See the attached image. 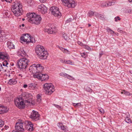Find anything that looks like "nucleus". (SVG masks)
<instances>
[{
	"label": "nucleus",
	"mask_w": 132,
	"mask_h": 132,
	"mask_svg": "<svg viewBox=\"0 0 132 132\" xmlns=\"http://www.w3.org/2000/svg\"><path fill=\"white\" fill-rule=\"evenodd\" d=\"M27 97L26 93H23L19 97L16 98L14 101L15 105L18 108L22 109L24 108L25 103H27L28 104H32L31 100L29 99L24 100Z\"/></svg>",
	"instance_id": "f257e3e1"
},
{
	"label": "nucleus",
	"mask_w": 132,
	"mask_h": 132,
	"mask_svg": "<svg viewBox=\"0 0 132 132\" xmlns=\"http://www.w3.org/2000/svg\"><path fill=\"white\" fill-rule=\"evenodd\" d=\"M27 20L31 23L35 24H39L42 20L40 15L36 14L34 13H29L26 15Z\"/></svg>",
	"instance_id": "f03ea898"
},
{
	"label": "nucleus",
	"mask_w": 132,
	"mask_h": 132,
	"mask_svg": "<svg viewBox=\"0 0 132 132\" xmlns=\"http://www.w3.org/2000/svg\"><path fill=\"white\" fill-rule=\"evenodd\" d=\"M35 50L38 57L40 59L44 60L47 59L48 54L45 51L44 46L39 45H37L36 47Z\"/></svg>",
	"instance_id": "7ed1b4c3"
},
{
	"label": "nucleus",
	"mask_w": 132,
	"mask_h": 132,
	"mask_svg": "<svg viewBox=\"0 0 132 132\" xmlns=\"http://www.w3.org/2000/svg\"><path fill=\"white\" fill-rule=\"evenodd\" d=\"M22 4L17 2L14 3L11 8V10L16 16H20L23 12Z\"/></svg>",
	"instance_id": "20e7f679"
},
{
	"label": "nucleus",
	"mask_w": 132,
	"mask_h": 132,
	"mask_svg": "<svg viewBox=\"0 0 132 132\" xmlns=\"http://www.w3.org/2000/svg\"><path fill=\"white\" fill-rule=\"evenodd\" d=\"M29 62V60L26 58L21 59L18 60L17 63L18 68L20 70L25 71Z\"/></svg>",
	"instance_id": "39448f33"
},
{
	"label": "nucleus",
	"mask_w": 132,
	"mask_h": 132,
	"mask_svg": "<svg viewBox=\"0 0 132 132\" xmlns=\"http://www.w3.org/2000/svg\"><path fill=\"white\" fill-rule=\"evenodd\" d=\"M44 67L40 64H34L30 66L29 68V70L33 73H36L42 72L44 69Z\"/></svg>",
	"instance_id": "423d86ee"
},
{
	"label": "nucleus",
	"mask_w": 132,
	"mask_h": 132,
	"mask_svg": "<svg viewBox=\"0 0 132 132\" xmlns=\"http://www.w3.org/2000/svg\"><path fill=\"white\" fill-rule=\"evenodd\" d=\"M43 88L46 94L51 95L55 90L54 87L51 84L46 83L44 85Z\"/></svg>",
	"instance_id": "0eeeda50"
},
{
	"label": "nucleus",
	"mask_w": 132,
	"mask_h": 132,
	"mask_svg": "<svg viewBox=\"0 0 132 132\" xmlns=\"http://www.w3.org/2000/svg\"><path fill=\"white\" fill-rule=\"evenodd\" d=\"M61 1L63 5L69 8H74L77 5L74 0H61Z\"/></svg>",
	"instance_id": "6e6552de"
},
{
	"label": "nucleus",
	"mask_w": 132,
	"mask_h": 132,
	"mask_svg": "<svg viewBox=\"0 0 132 132\" xmlns=\"http://www.w3.org/2000/svg\"><path fill=\"white\" fill-rule=\"evenodd\" d=\"M50 11L52 14L55 16L58 17L61 16V13L59 11V9L57 7L53 6L51 7Z\"/></svg>",
	"instance_id": "1a4fd4ad"
},
{
	"label": "nucleus",
	"mask_w": 132,
	"mask_h": 132,
	"mask_svg": "<svg viewBox=\"0 0 132 132\" xmlns=\"http://www.w3.org/2000/svg\"><path fill=\"white\" fill-rule=\"evenodd\" d=\"M39 116L40 115L37 112L33 110L31 113L30 118L35 121H36L39 119Z\"/></svg>",
	"instance_id": "9d476101"
},
{
	"label": "nucleus",
	"mask_w": 132,
	"mask_h": 132,
	"mask_svg": "<svg viewBox=\"0 0 132 132\" xmlns=\"http://www.w3.org/2000/svg\"><path fill=\"white\" fill-rule=\"evenodd\" d=\"M44 32L48 33H56L57 32L56 28L53 25H51L48 29H46L44 30Z\"/></svg>",
	"instance_id": "9b49d317"
},
{
	"label": "nucleus",
	"mask_w": 132,
	"mask_h": 132,
	"mask_svg": "<svg viewBox=\"0 0 132 132\" xmlns=\"http://www.w3.org/2000/svg\"><path fill=\"white\" fill-rule=\"evenodd\" d=\"M30 35L29 34H24L21 37L20 40L24 42H29V38Z\"/></svg>",
	"instance_id": "f8f14e48"
},
{
	"label": "nucleus",
	"mask_w": 132,
	"mask_h": 132,
	"mask_svg": "<svg viewBox=\"0 0 132 132\" xmlns=\"http://www.w3.org/2000/svg\"><path fill=\"white\" fill-rule=\"evenodd\" d=\"M23 123L21 122H17L16 123L15 128L16 130L18 131H23L24 129L23 128Z\"/></svg>",
	"instance_id": "ddd939ff"
},
{
	"label": "nucleus",
	"mask_w": 132,
	"mask_h": 132,
	"mask_svg": "<svg viewBox=\"0 0 132 132\" xmlns=\"http://www.w3.org/2000/svg\"><path fill=\"white\" fill-rule=\"evenodd\" d=\"M26 129L29 131H31L33 129V125L32 123L30 121H27L25 123Z\"/></svg>",
	"instance_id": "4468645a"
},
{
	"label": "nucleus",
	"mask_w": 132,
	"mask_h": 132,
	"mask_svg": "<svg viewBox=\"0 0 132 132\" xmlns=\"http://www.w3.org/2000/svg\"><path fill=\"white\" fill-rule=\"evenodd\" d=\"M39 11L43 14H45L47 12V7L43 4H41L38 6Z\"/></svg>",
	"instance_id": "2eb2a0df"
},
{
	"label": "nucleus",
	"mask_w": 132,
	"mask_h": 132,
	"mask_svg": "<svg viewBox=\"0 0 132 132\" xmlns=\"http://www.w3.org/2000/svg\"><path fill=\"white\" fill-rule=\"evenodd\" d=\"M58 127L64 132L68 131V128L67 126H64L62 123H59L57 124Z\"/></svg>",
	"instance_id": "dca6fc26"
},
{
	"label": "nucleus",
	"mask_w": 132,
	"mask_h": 132,
	"mask_svg": "<svg viewBox=\"0 0 132 132\" xmlns=\"http://www.w3.org/2000/svg\"><path fill=\"white\" fill-rule=\"evenodd\" d=\"M61 76L69 79L71 80H75V78L72 76L69 75L64 72H61L59 74Z\"/></svg>",
	"instance_id": "f3484780"
},
{
	"label": "nucleus",
	"mask_w": 132,
	"mask_h": 132,
	"mask_svg": "<svg viewBox=\"0 0 132 132\" xmlns=\"http://www.w3.org/2000/svg\"><path fill=\"white\" fill-rule=\"evenodd\" d=\"M9 109L7 107L4 106H0V114L7 112Z\"/></svg>",
	"instance_id": "a211bd4d"
},
{
	"label": "nucleus",
	"mask_w": 132,
	"mask_h": 132,
	"mask_svg": "<svg viewBox=\"0 0 132 132\" xmlns=\"http://www.w3.org/2000/svg\"><path fill=\"white\" fill-rule=\"evenodd\" d=\"M126 118L125 120L126 122L127 123H131V120L129 118L130 114L128 112H127L125 114Z\"/></svg>",
	"instance_id": "6ab92c4d"
},
{
	"label": "nucleus",
	"mask_w": 132,
	"mask_h": 132,
	"mask_svg": "<svg viewBox=\"0 0 132 132\" xmlns=\"http://www.w3.org/2000/svg\"><path fill=\"white\" fill-rule=\"evenodd\" d=\"M7 45L8 48L10 49L15 48L14 45L10 41H9L7 42Z\"/></svg>",
	"instance_id": "aec40b11"
},
{
	"label": "nucleus",
	"mask_w": 132,
	"mask_h": 132,
	"mask_svg": "<svg viewBox=\"0 0 132 132\" xmlns=\"http://www.w3.org/2000/svg\"><path fill=\"white\" fill-rule=\"evenodd\" d=\"M94 15L97 18H100L102 20H103L105 19L104 15L95 12Z\"/></svg>",
	"instance_id": "412c9836"
},
{
	"label": "nucleus",
	"mask_w": 132,
	"mask_h": 132,
	"mask_svg": "<svg viewBox=\"0 0 132 132\" xmlns=\"http://www.w3.org/2000/svg\"><path fill=\"white\" fill-rule=\"evenodd\" d=\"M35 73V74H34L33 75V77L34 78H37L40 80L41 78L42 77L41 75H42V73H41L40 72Z\"/></svg>",
	"instance_id": "4be33fe9"
},
{
	"label": "nucleus",
	"mask_w": 132,
	"mask_h": 132,
	"mask_svg": "<svg viewBox=\"0 0 132 132\" xmlns=\"http://www.w3.org/2000/svg\"><path fill=\"white\" fill-rule=\"evenodd\" d=\"M41 76L40 80L42 81L47 80L48 78V75L46 74H42V75H41Z\"/></svg>",
	"instance_id": "5701e85b"
},
{
	"label": "nucleus",
	"mask_w": 132,
	"mask_h": 132,
	"mask_svg": "<svg viewBox=\"0 0 132 132\" xmlns=\"http://www.w3.org/2000/svg\"><path fill=\"white\" fill-rule=\"evenodd\" d=\"M7 58V56L4 55L3 52H0V60L5 59Z\"/></svg>",
	"instance_id": "b1692460"
},
{
	"label": "nucleus",
	"mask_w": 132,
	"mask_h": 132,
	"mask_svg": "<svg viewBox=\"0 0 132 132\" xmlns=\"http://www.w3.org/2000/svg\"><path fill=\"white\" fill-rule=\"evenodd\" d=\"M37 86L35 83H32L29 84V87L30 89H34Z\"/></svg>",
	"instance_id": "393cba45"
},
{
	"label": "nucleus",
	"mask_w": 132,
	"mask_h": 132,
	"mask_svg": "<svg viewBox=\"0 0 132 132\" xmlns=\"http://www.w3.org/2000/svg\"><path fill=\"white\" fill-rule=\"evenodd\" d=\"M9 84L10 85H14L16 83V81L14 79H10L8 82Z\"/></svg>",
	"instance_id": "a878e982"
},
{
	"label": "nucleus",
	"mask_w": 132,
	"mask_h": 132,
	"mask_svg": "<svg viewBox=\"0 0 132 132\" xmlns=\"http://www.w3.org/2000/svg\"><path fill=\"white\" fill-rule=\"evenodd\" d=\"M122 94H124L126 96H130L132 95V94L130 93L129 92L125 90H123L121 93Z\"/></svg>",
	"instance_id": "bb28decb"
},
{
	"label": "nucleus",
	"mask_w": 132,
	"mask_h": 132,
	"mask_svg": "<svg viewBox=\"0 0 132 132\" xmlns=\"http://www.w3.org/2000/svg\"><path fill=\"white\" fill-rule=\"evenodd\" d=\"M59 48L64 53L69 54V51L66 49L62 47H60L58 46Z\"/></svg>",
	"instance_id": "cd10ccee"
},
{
	"label": "nucleus",
	"mask_w": 132,
	"mask_h": 132,
	"mask_svg": "<svg viewBox=\"0 0 132 132\" xmlns=\"http://www.w3.org/2000/svg\"><path fill=\"white\" fill-rule=\"evenodd\" d=\"M37 100L38 102L39 103L42 101V97L41 95L39 94L37 95Z\"/></svg>",
	"instance_id": "c85d7f7f"
},
{
	"label": "nucleus",
	"mask_w": 132,
	"mask_h": 132,
	"mask_svg": "<svg viewBox=\"0 0 132 132\" xmlns=\"http://www.w3.org/2000/svg\"><path fill=\"white\" fill-rule=\"evenodd\" d=\"M18 53L19 54L22 56H23V55H25L26 54L25 52L22 49H21V50H20L18 52Z\"/></svg>",
	"instance_id": "c756f323"
},
{
	"label": "nucleus",
	"mask_w": 132,
	"mask_h": 132,
	"mask_svg": "<svg viewBox=\"0 0 132 132\" xmlns=\"http://www.w3.org/2000/svg\"><path fill=\"white\" fill-rule=\"evenodd\" d=\"M63 37L65 40H68L69 39V38L68 35L67 34H64L63 35Z\"/></svg>",
	"instance_id": "7c9ffc66"
},
{
	"label": "nucleus",
	"mask_w": 132,
	"mask_h": 132,
	"mask_svg": "<svg viewBox=\"0 0 132 132\" xmlns=\"http://www.w3.org/2000/svg\"><path fill=\"white\" fill-rule=\"evenodd\" d=\"M35 42L34 38L31 37L30 35V36L29 38V42L35 43Z\"/></svg>",
	"instance_id": "2f4dec72"
},
{
	"label": "nucleus",
	"mask_w": 132,
	"mask_h": 132,
	"mask_svg": "<svg viewBox=\"0 0 132 132\" xmlns=\"http://www.w3.org/2000/svg\"><path fill=\"white\" fill-rule=\"evenodd\" d=\"M65 64H69L71 65H73L74 64V63L72 61L70 60H66Z\"/></svg>",
	"instance_id": "473e14b6"
},
{
	"label": "nucleus",
	"mask_w": 132,
	"mask_h": 132,
	"mask_svg": "<svg viewBox=\"0 0 132 132\" xmlns=\"http://www.w3.org/2000/svg\"><path fill=\"white\" fill-rule=\"evenodd\" d=\"M21 71V72H20V73L18 74V76L22 77L24 75V74L26 73V72H25V71H24L23 70Z\"/></svg>",
	"instance_id": "72a5a7b5"
},
{
	"label": "nucleus",
	"mask_w": 132,
	"mask_h": 132,
	"mask_svg": "<svg viewBox=\"0 0 132 132\" xmlns=\"http://www.w3.org/2000/svg\"><path fill=\"white\" fill-rule=\"evenodd\" d=\"M106 30L107 32H110L111 33H114V31L111 29L110 28L108 27H107L106 28Z\"/></svg>",
	"instance_id": "f704fd0d"
},
{
	"label": "nucleus",
	"mask_w": 132,
	"mask_h": 132,
	"mask_svg": "<svg viewBox=\"0 0 132 132\" xmlns=\"http://www.w3.org/2000/svg\"><path fill=\"white\" fill-rule=\"evenodd\" d=\"M8 64V62L6 60H4L2 63V65L4 66L7 67V65Z\"/></svg>",
	"instance_id": "c9c22d12"
},
{
	"label": "nucleus",
	"mask_w": 132,
	"mask_h": 132,
	"mask_svg": "<svg viewBox=\"0 0 132 132\" xmlns=\"http://www.w3.org/2000/svg\"><path fill=\"white\" fill-rule=\"evenodd\" d=\"M107 6H108V5L107 4V3L104 2H103L101 4V6L103 7H107Z\"/></svg>",
	"instance_id": "e433bc0d"
},
{
	"label": "nucleus",
	"mask_w": 132,
	"mask_h": 132,
	"mask_svg": "<svg viewBox=\"0 0 132 132\" xmlns=\"http://www.w3.org/2000/svg\"><path fill=\"white\" fill-rule=\"evenodd\" d=\"M73 105L75 107L80 106L81 104L80 103H73Z\"/></svg>",
	"instance_id": "4c0bfd02"
},
{
	"label": "nucleus",
	"mask_w": 132,
	"mask_h": 132,
	"mask_svg": "<svg viewBox=\"0 0 132 132\" xmlns=\"http://www.w3.org/2000/svg\"><path fill=\"white\" fill-rule=\"evenodd\" d=\"M96 12H94L92 11H90L88 12V16H89L94 15V14Z\"/></svg>",
	"instance_id": "58836bf2"
},
{
	"label": "nucleus",
	"mask_w": 132,
	"mask_h": 132,
	"mask_svg": "<svg viewBox=\"0 0 132 132\" xmlns=\"http://www.w3.org/2000/svg\"><path fill=\"white\" fill-rule=\"evenodd\" d=\"M85 89L88 92H92V90L89 87H86Z\"/></svg>",
	"instance_id": "ea45409f"
},
{
	"label": "nucleus",
	"mask_w": 132,
	"mask_h": 132,
	"mask_svg": "<svg viewBox=\"0 0 132 132\" xmlns=\"http://www.w3.org/2000/svg\"><path fill=\"white\" fill-rule=\"evenodd\" d=\"M6 35L5 34H1L0 36V38H1L3 40H5V38L6 37Z\"/></svg>",
	"instance_id": "a19ab883"
},
{
	"label": "nucleus",
	"mask_w": 132,
	"mask_h": 132,
	"mask_svg": "<svg viewBox=\"0 0 132 132\" xmlns=\"http://www.w3.org/2000/svg\"><path fill=\"white\" fill-rule=\"evenodd\" d=\"M4 122L2 120L0 119V127H2L4 125Z\"/></svg>",
	"instance_id": "79ce46f5"
},
{
	"label": "nucleus",
	"mask_w": 132,
	"mask_h": 132,
	"mask_svg": "<svg viewBox=\"0 0 132 132\" xmlns=\"http://www.w3.org/2000/svg\"><path fill=\"white\" fill-rule=\"evenodd\" d=\"M77 43L79 45H80L82 47H84L85 45L82 43V42L79 41L77 42Z\"/></svg>",
	"instance_id": "37998d69"
},
{
	"label": "nucleus",
	"mask_w": 132,
	"mask_h": 132,
	"mask_svg": "<svg viewBox=\"0 0 132 132\" xmlns=\"http://www.w3.org/2000/svg\"><path fill=\"white\" fill-rule=\"evenodd\" d=\"M66 60H65V59H60V61L62 63H63L64 64H65L66 61Z\"/></svg>",
	"instance_id": "c03bdc74"
},
{
	"label": "nucleus",
	"mask_w": 132,
	"mask_h": 132,
	"mask_svg": "<svg viewBox=\"0 0 132 132\" xmlns=\"http://www.w3.org/2000/svg\"><path fill=\"white\" fill-rule=\"evenodd\" d=\"M114 19L115 21L116 22L118 20H120V18L118 16L116 17H115L114 18Z\"/></svg>",
	"instance_id": "a18cd8bd"
},
{
	"label": "nucleus",
	"mask_w": 132,
	"mask_h": 132,
	"mask_svg": "<svg viewBox=\"0 0 132 132\" xmlns=\"http://www.w3.org/2000/svg\"><path fill=\"white\" fill-rule=\"evenodd\" d=\"M6 67H7L4 66L3 65V68L2 69H1V71H6Z\"/></svg>",
	"instance_id": "49530a36"
},
{
	"label": "nucleus",
	"mask_w": 132,
	"mask_h": 132,
	"mask_svg": "<svg viewBox=\"0 0 132 132\" xmlns=\"http://www.w3.org/2000/svg\"><path fill=\"white\" fill-rule=\"evenodd\" d=\"M81 56L82 57L84 58H85L86 56V54L85 53H81Z\"/></svg>",
	"instance_id": "de8ad7c7"
},
{
	"label": "nucleus",
	"mask_w": 132,
	"mask_h": 132,
	"mask_svg": "<svg viewBox=\"0 0 132 132\" xmlns=\"http://www.w3.org/2000/svg\"><path fill=\"white\" fill-rule=\"evenodd\" d=\"M118 32L120 33H122L123 31L122 30L121 28L118 29Z\"/></svg>",
	"instance_id": "09e8293b"
},
{
	"label": "nucleus",
	"mask_w": 132,
	"mask_h": 132,
	"mask_svg": "<svg viewBox=\"0 0 132 132\" xmlns=\"http://www.w3.org/2000/svg\"><path fill=\"white\" fill-rule=\"evenodd\" d=\"M72 20V19L71 18H70L68 19H67L66 21V22L67 23H68L71 21V20Z\"/></svg>",
	"instance_id": "8fccbe9b"
},
{
	"label": "nucleus",
	"mask_w": 132,
	"mask_h": 132,
	"mask_svg": "<svg viewBox=\"0 0 132 132\" xmlns=\"http://www.w3.org/2000/svg\"><path fill=\"white\" fill-rule=\"evenodd\" d=\"M84 47H85V48L86 49L88 50H91L90 48V47H89L88 46H86V45H85Z\"/></svg>",
	"instance_id": "3c124183"
},
{
	"label": "nucleus",
	"mask_w": 132,
	"mask_h": 132,
	"mask_svg": "<svg viewBox=\"0 0 132 132\" xmlns=\"http://www.w3.org/2000/svg\"><path fill=\"white\" fill-rule=\"evenodd\" d=\"M54 105L55 106V107H56V108H57L58 109H61V106L60 105H58L54 104Z\"/></svg>",
	"instance_id": "603ef678"
},
{
	"label": "nucleus",
	"mask_w": 132,
	"mask_h": 132,
	"mask_svg": "<svg viewBox=\"0 0 132 132\" xmlns=\"http://www.w3.org/2000/svg\"><path fill=\"white\" fill-rule=\"evenodd\" d=\"M100 112L101 113H104V110L102 108H100L99 109Z\"/></svg>",
	"instance_id": "864d4df0"
},
{
	"label": "nucleus",
	"mask_w": 132,
	"mask_h": 132,
	"mask_svg": "<svg viewBox=\"0 0 132 132\" xmlns=\"http://www.w3.org/2000/svg\"><path fill=\"white\" fill-rule=\"evenodd\" d=\"M4 32V31L2 30L1 27L0 26V33H3Z\"/></svg>",
	"instance_id": "5fc2aeb1"
},
{
	"label": "nucleus",
	"mask_w": 132,
	"mask_h": 132,
	"mask_svg": "<svg viewBox=\"0 0 132 132\" xmlns=\"http://www.w3.org/2000/svg\"><path fill=\"white\" fill-rule=\"evenodd\" d=\"M112 3V2H109V3H107V4L108 5V6H111L112 4H111Z\"/></svg>",
	"instance_id": "6e6d98bb"
},
{
	"label": "nucleus",
	"mask_w": 132,
	"mask_h": 132,
	"mask_svg": "<svg viewBox=\"0 0 132 132\" xmlns=\"http://www.w3.org/2000/svg\"><path fill=\"white\" fill-rule=\"evenodd\" d=\"M3 67V65L1 63H0V71H1V69H2Z\"/></svg>",
	"instance_id": "4d7b16f0"
},
{
	"label": "nucleus",
	"mask_w": 132,
	"mask_h": 132,
	"mask_svg": "<svg viewBox=\"0 0 132 132\" xmlns=\"http://www.w3.org/2000/svg\"><path fill=\"white\" fill-rule=\"evenodd\" d=\"M5 1L7 2L10 3L11 2L12 0H4Z\"/></svg>",
	"instance_id": "13d9d810"
},
{
	"label": "nucleus",
	"mask_w": 132,
	"mask_h": 132,
	"mask_svg": "<svg viewBox=\"0 0 132 132\" xmlns=\"http://www.w3.org/2000/svg\"><path fill=\"white\" fill-rule=\"evenodd\" d=\"M127 12L128 13H131L132 12V10L129 9L127 11Z\"/></svg>",
	"instance_id": "bf43d9fd"
},
{
	"label": "nucleus",
	"mask_w": 132,
	"mask_h": 132,
	"mask_svg": "<svg viewBox=\"0 0 132 132\" xmlns=\"http://www.w3.org/2000/svg\"><path fill=\"white\" fill-rule=\"evenodd\" d=\"M39 0L41 2H42V3H44L46 1V0Z\"/></svg>",
	"instance_id": "052dcab7"
},
{
	"label": "nucleus",
	"mask_w": 132,
	"mask_h": 132,
	"mask_svg": "<svg viewBox=\"0 0 132 132\" xmlns=\"http://www.w3.org/2000/svg\"><path fill=\"white\" fill-rule=\"evenodd\" d=\"M8 128H9V126H8L5 125L4 126V128L6 130Z\"/></svg>",
	"instance_id": "680f3d73"
},
{
	"label": "nucleus",
	"mask_w": 132,
	"mask_h": 132,
	"mask_svg": "<svg viewBox=\"0 0 132 132\" xmlns=\"http://www.w3.org/2000/svg\"><path fill=\"white\" fill-rule=\"evenodd\" d=\"M23 87L24 88H26L27 87V85L26 84H25L23 86Z\"/></svg>",
	"instance_id": "e2e57ef3"
},
{
	"label": "nucleus",
	"mask_w": 132,
	"mask_h": 132,
	"mask_svg": "<svg viewBox=\"0 0 132 132\" xmlns=\"http://www.w3.org/2000/svg\"><path fill=\"white\" fill-rule=\"evenodd\" d=\"M88 27H90L91 26V24H90L88 23Z\"/></svg>",
	"instance_id": "0e129e2a"
},
{
	"label": "nucleus",
	"mask_w": 132,
	"mask_h": 132,
	"mask_svg": "<svg viewBox=\"0 0 132 132\" xmlns=\"http://www.w3.org/2000/svg\"><path fill=\"white\" fill-rule=\"evenodd\" d=\"M129 2H132V0H128Z\"/></svg>",
	"instance_id": "69168bd1"
},
{
	"label": "nucleus",
	"mask_w": 132,
	"mask_h": 132,
	"mask_svg": "<svg viewBox=\"0 0 132 132\" xmlns=\"http://www.w3.org/2000/svg\"><path fill=\"white\" fill-rule=\"evenodd\" d=\"M12 132H19V131H15L14 130H13L12 131Z\"/></svg>",
	"instance_id": "338daca9"
},
{
	"label": "nucleus",
	"mask_w": 132,
	"mask_h": 132,
	"mask_svg": "<svg viewBox=\"0 0 132 132\" xmlns=\"http://www.w3.org/2000/svg\"><path fill=\"white\" fill-rule=\"evenodd\" d=\"M129 72L130 73H131V74H132V71H129Z\"/></svg>",
	"instance_id": "774afa93"
}]
</instances>
